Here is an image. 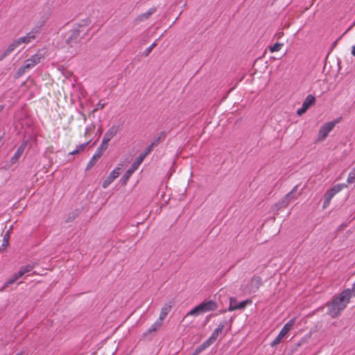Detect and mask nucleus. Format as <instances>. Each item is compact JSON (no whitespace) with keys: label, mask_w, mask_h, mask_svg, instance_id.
<instances>
[{"label":"nucleus","mask_w":355,"mask_h":355,"mask_svg":"<svg viewBox=\"0 0 355 355\" xmlns=\"http://www.w3.org/2000/svg\"><path fill=\"white\" fill-rule=\"evenodd\" d=\"M351 298L350 289H345L335 297L328 309L331 318L338 317L345 309Z\"/></svg>","instance_id":"obj_1"},{"label":"nucleus","mask_w":355,"mask_h":355,"mask_svg":"<svg viewBox=\"0 0 355 355\" xmlns=\"http://www.w3.org/2000/svg\"><path fill=\"white\" fill-rule=\"evenodd\" d=\"M152 145L149 146L144 152L141 153L137 159L132 163V166L123 175L121 182L125 185L132 173L137 169L139 166L142 163L145 157L151 152Z\"/></svg>","instance_id":"obj_2"},{"label":"nucleus","mask_w":355,"mask_h":355,"mask_svg":"<svg viewBox=\"0 0 355 355\" xmlns=\"http://www.w3.org/2000/svg\"><path fill=\"white\" fill-rule=\"evenodd\" d=\"M89 28L87 26L79 25L77 28L71 31L69 36L66 42L69 46H75L78 42H80L81 38L88 31Z\"/></svg>","instance_id":"obj_3"},{"label":"nucleus","mask_w":355,"mask_h":355,"mask_svg":"<svg viewBox=\"0 0 355 355\" xmlns=\"http://www.w3.org/2000/svg\"><path fill=\"white\" fill-rule=\"evenodd\" d=\"M218 306L215 301L209 300L203 302L199 305L191 309L188 313V315H198L204 313L214 311L217 309Z\"/></svg>","instance_id":"obj_4"},{"label":"nucleus","mask_w":355,"mask_h":355,"mask_svg":"<svg viewBox=\"0 0 355 355\" xmlns=\"http://www.w3.org/2000/svg\"><path fill=\"white\" fill-rule=\"evenodd\" d=\"M42 58V55L41 53H37L32 55L30 58L27 59L23 66H21L17 71V74L19 76L23 75L27 70L33 68L37 64H38L41 59Z\"/></svg>","instance_id":"obj_5"},{"label":"nucleus","mask_w":355,"mask_h":355,"mask_svg":"<svg viewBox=\"0 0 355 355\" xmlns=\"http://www.w3.org/2000/svg\"><path fill=\"white\" fill-rule=\"evenodd\" d=\"M262 279L260 277H253L248 282L243 285L241 287L242 291L246 293H252L258 291L261 285Z\"/></svg>","instance_id":"obj_6"},{"label":"nucleus","mask_w":355,"mask_h":355,"mask_svg":"<svg viewBox=\"0 0 355 355\" xmlns=\"http://www.w3.org/2000/svg\"><path fill=\"white\" fill-rule=\"evenodd\" d=\"M295 319H291L284 324L277 336L270 343L271 347H273L281 343V341L285 338L287 334L292 329L295 324Z\"/></svg>","instance_id":"obj_7"},{"label":"nucleus","mask_w":355,"mask_h":355,"mask_svg":"<svg viewBox=\"0 0 355 355\" xmlns=\"http://www.w3.org/2000/svg\"><path fill=\"white\" fill-rule=\"evenodd\" d=\"M40 33L38 27H34L25 35L17 38L21 46L28 44L34 41Z\"/></svg>","instance_id":"obj_8"},{"label":"nucleus","mask_w":355,"mask_h":355,"mask_svg":"<svg viewBox=\"0 0 355 355\" xmlns=\"http://www.w3.org/2000/svg\"><path fill=\"white\" fill-rule=\"evenodd\" d=\"M338 123V120L334 121H329L325 123L323 125H322L319 130L318 132V140L323 141L328 136L329 133L333 130L335 127L336 124Z\"/></svg>","instance_id":"obj_9"},{"label":"nucleus","mask_w":355,"mask_h":355,"mask_svg":"<svg viewBox=\"0 0 355 355\" xmlns=\"http://www.w3.org/2000/svg\"><path fill=\"white\" fill-rule=\"evenodd\" d=\"M122 167L123 164L120 163L113 171L110 172V175L103 182L102 187L104 189L108 187L114 181V180L119 176L122 170Z\"/></svg>","instance_id":"obj_10"},{"label":"nucleus","mask_w":355,"mask_h":355,"mask_svg":"<svg viewBox=\"0 0 355 355\" xmlns=\"http://www.w3.org/2000/svg\"><path fill=\"white\" fill-rule=\"evenodd\" d=\"M252 304L251 300H246L242 302H238L235 297L230 298V305L228 311H233L238 309H243L248 304Z\"/></svg>","instance_id":"obj_11"},{"label":"nucleus","mask_w":355,"mask_h":355,"mask_svg":"<svg viewBox=\"0 0 355 355\" xmlns=\"http://www.w3.org/2000/svg\"><path fill=\"white\" fill-rule=\"evenodd\" d=\"M297 190V186H295L291 191L287 193L284 198L279 202L282 207H286L293 200L297 199L296 192Z\"/></svg>","instance_id":"obj_12"},{"label":"nucleus","mask_w":355,"mask_h":355,"mask_svg":"<svg viewBox=\"0 0 355 355\" xmlns=\"http://www.w3.org/2000/svg\"><path fill=\"white\" fill-rule=\"evenodd\" d=\"M345 187H347V185L344 183H341V184H336L334 185V187H332L331 189H329V190H327L326 191V193H324V196L325 197H327V198L329 199H332L333 197L337 194L338 193H339L340 191H341L343 189H345Z\"/></svg>","instance_id":"obj_13"},{"label":"nucleus","mask_w":355,"mask_h":355,"mask_svg":"<svg viewBox=\"0 0 355 355\" xmlns=\"http://www.w3.org/2000/svg\"><path fill=\"white\" fill-rule=\"evenodd\" d=\"M119 131V126L114 125L109 128L105 133L102 140L104 143H107L117 134Z\"/></svg>","instance_id":"obj_14"},{"label":"nucleus","mask_w":355,"mask_h":355,"mask_svg":"<svg viewBox=\"0 0 355 355\" xmlns=\"http://www.w3.org/2000/svg\"><path fill=\"white\" fill-rule=\"evenodd\" d=\"M26 142H24L17 150V151L15 152V153L14 154V155L12 157V158L10 159V164H15L18 159H19V157L21 156V155L23 154L25 148H26Z\"/></svg>","instance_id":"obj_15"},{"label":"nucleus","mask_w":355,"mask_h":355,"mask_svg":"<svg viewBox=\"0 0 355 355\" xmlns=\"http://www.w3.org/2000/svg\"><path fill=\"white\" fill-rule=\"evenodd\" d=\"M156 8L153 7L148 9L146 12L141 13L137 16V20L138 21H143L148 19L153 14L156 12Z\"/></svg>","instance_id":"obj_16"},{"label":"nucleus","mask_w":355,"mask_h":355,"mask_svg":"<svg viewBox=\"0 0 355 355\" xmlns=\"http://www.w3.org/2000/svg\"><path fill=\"white\" fill-rule=\"evenodd\" d=\"M107 147L108 144L104 143V141L102 140L101 144L99 146L96 153L93 155V159H99L102 156L103 152L107 150Z\"/></svg>","instance_id":"obj_17"},{"label":"nucleus","mask_w":355,"mask_h":355,"mask_svg":"<svg viewBox=\"0 0 355 355\" xmlns=\"http://www.w3.org/2000/svg\"><path fill=\"white\" fill-rule=\"evenodd\" d=\"M21 278L20 277H18V273L14 274L10 279H8L3 285V286L0 288V292L4 291L6 288L14 284L17 279Z\"/></svg>","instance_id":"obj_18"},{"label":"nucleus","mask_w":355,"mask_h":355,"mask_svg":"<svg viewBox=\"0 0 355 355\" xmlns=\"http://www.w3.org/2000/svg\"><path fill=\"white\" fill-rule=\"evenodd\" d=\"M34 264H28L26 266L21 267L19 271L17 272L18 277H21L25 274L31 272L34 268Z\"/></svg>","instance_id":"obj_19"},{"label":"nucleus","mask_w":355,"mask_h":355,"mask_svg":"<svg viewBox=\"0 0 355 355\" xmlns=\"http://www.w3.org/2000/svg\"><path fill=\"white\" fill-rule=\"evenodd\" d=\"M171 306L169 305H164L162 309L159 314V320L163 322L164 318L166 317V315L168 314V313L171 311Z\"/></svg>","instance_id":"obj_20"},{"label":"nucleus","mask_w":355,"mask_h":355,"mask_svg":"<svg viewBox=\"0 0 355 355\" xmlns=\"http://www.w3.org/2000/svg\"><path fill=\"white\" fill-rule=\"evenodd\" d=\"M315 101V97L311 95V94H309L308 95L306 98L304 99V101H303V103H302V105L306 108V109H309V107L313 105Z\"/></svg>","instance_id":"obj_21"},{"label":"nucleus","mask_w":355,"mask_h":355,"mask_svg":"<svg viewBox=\"0 0 355 355\" xmlns=\"http://www.w3.org/2000/svg\"><path fill=\"white\" fill-rule=\"evenodd\" d=\"M51 12L50 9H44L40 15H41L42 23H45L50 17Z\"/></svg>","instance_id":"obj_22"},{"label":"nucleus","mask_w":355,"mask_h":355,"mask_svg":"<svg viewBox=\"0 0 355 355\" xmlns=\"http://www.w3.org/2000/svg\"><path fill=\"white\" fill-rule=\"evenodd\" d=\"M91 140H89L88 141L76 147V148L71 151L69 154L70 155H76L79 153L80 151L83 150L88 145V144L90 142Z\"/></svg>","instance_id":"obj_23"},{"label":"nucleus","mask_w":355,"mask_h":355,"mask_svg":"<svg viewBox=\"0 0 355 355\" xmlns=\"http://www.w3.org/2000/svg\"><path fill=\"white\" fill-rule=\"evenodd\" d=\"M163 322L160 320L157 319L149 328V331H157L162 325Z\"/></svg>","instance_id":"obj_24"},{"label":"nucleus","mask_w":355,"mask_h":355,"mask_svg":"<svg viewBox=\"0 0 355 355\" xmlns=\"http://www.w3.org/2000/svg\"><path fill=\"white\" fill-rule=\"evenodd\" d=\"M283 46H284L283 43L277 42V43L274 44L272 46H270L269 51L271 53L279 51Z\"/></svg>","instance_id":"obj_25"},{"label":"nucleus","mask_w":355,"mask_h":355,"mask_svg":"<svg viewBox=\"0 0 355 355\" xmlns=\"http://www.w3.org/2000/svg\"><path fill=\"white\" fill-rule=\"evenodd\" d=\"M347 182L348 184L355 183V167L348 174Z\"/></svg>","instance_id":"obj_26"},{"label":"nucleus","mask_w":355,"mask_h":355,"mask_svg":"<svg viewBox=\"0 0 355 355\" xmlns=\"http://www.w3.org/2000/svg\"><path fill=\"white\" fill-rule=\"evenodd\" d=\"M12 51H14V49L10 46L9 44L8 46L3 51L2 55L0 58V60H3L8 55H9Z\"/></svg>","instance_id":"obj_27"},{"label":"nucleus","mask_w":355,"mask_h":355,"mask_svg":"<svg viewBox=\"0 0 355 355\" xmlns=\"http://www.w3.org/2000/svg\"><path fill=\"white\" fill-rule=\"evenodd\" d=\"M223 328V326H219L218 328H216L214 332L212 333L211 336H210L211 338H213L214 340H216L219 335V334L222 331V329Z\"/></svg>","instance_id":"obj_28"},{"label":"nucleus","mask_w":355,"mask_h":355,"mask_svg":"<svg viewBox=\"0 0 355 355\" xmlns=\"http://www.w3.org/2000/svg\"><path fill=\"white\" fill-rule=\"evenodd\" d=\"M10 45L12 49H14V51L21 46L17 39L15 40L12 43L10 44Z\"/></svg>","instance_id":"obj_29"},{"label":"nucleus","mask_w":355,"mask_h":355,"mask_svg":"<svg viewBox=\"0 0 355 355\" xmlns=\"http://www.w3.org/2000/svg\"><path fill=\"white\" fill-rule=\"evenodd\" d=\"M105 104V103H98L95 108L92 110V112L94 113L96 112H97L98 110H102L104 108Z\"/></svg>","instance_id":"obj_30"},{"label":"nucleus","mask_w":355,"mask_h":355,"mask_svg":"<svg viewBox=\"0 0 355 355\" xmlns=\"http://www.w3.org/2000/svg\"><path fill=\"white\" fill-rule=\"evenodd\" d=\"M157 44L155 41L147 48L146 53V55H148L151 52V51L157 46Z\"/></svg>","instance_id":"obj_31"},{"label":"nucleus","mask_w":355,"mask_h":355,"mask_svg":"<svg viewBox=\"0 0 355 355\" xmlns=\"http://www.w3.org/2000/svg\"><path fill=\"white\" fill-rule=\"evenodd\" d=\"M207 347H208L207 346V344L204 342L198 348H197L196 349V354H198L200 352H202V350L205 349Z\"/></svg>","instance_id":"obj_32"},{"label":"nucleus","mask_w":355,"mask_h":355,"mask_svg":"<svg viewBox=\"0 0 355 355\" xmlns=\"http://www.w3.org/2000/svg\"><path fill=\"white\" fill-rule=\"evenodd\" d=\"M324 202H323V205H322V207L323 209H326L327 207H329V204H330V202H331V199H329L327 198V197L324 196Z\"/></svg>","instance_id":"obj_33"},{"label":"nucleus","mask_w":355,"mask_h":355,"mask_svg":"<svg viewBox=\"0 0 355 355\" xmlns=\"http://www.w3.org/2000/svg\"><path fill=\"white\" fill-rule=\"evenodd\" d=\"M306 110H307V109H306L303 105H302V107H300V109L297 110V114L299 116H301L303 114H304L306 112Z\"/></svg>","instance_id":"obj_34"},{"label":"nucleus","mask_w":355,"mask_h":355,"mask_svg":"<svg viewBox=\"0 0 355 355\" xmlns=\"http://www.w3.org/2000/svg\"><path fill=\"white\" fill-rule=\"evenodd\" d=\"M95 128V126L94 125H91L89 126H87L86 128H85V135L87 136L90 131H92L93 130H94Z\"/></svg>","instance_id":"obj_35"},{"label":"nucleus","mask_w":355,"mask_h":355,"mask_svg":"<svg viewBox=\"0 0 355 355\" xmlns=\"http://www.w3.org/2000/svg\"><path fill=\"white\" fill-rule=\"evenodd\" d=\"M8 238H9V231L4 235L3 245H8Z\"/></svg>","instance_id":"obj_36"},{"label":"nucleus","mask_w":355,"mask_h":355,"mask_svg":"<svg viewBox=\"0 0 355 355\" xmlns=\"http://www.w3.org/2000/svg\"><path fill=\"white\" fill-rule=\"evenodd\" d=\"M215 340L211 338V337H209L206 341H205V343L207 344V346L209 347V345H211Z\"/></svg>","instance_id":"obj_37"},{"label":"nucleus","mask_w":355,"mask_h":355,"mask_svg":"<svg viewBox=\"0 0 355 355\" xmlns=\"http://www.w3.org/2000/svg\"><path fill=\"white\" fill-rule=\"evenodd\" d=\"M96 159H93V157H92V159H90V161L88 163V168L89 167H92L93 166V164L95 163L96 162Z\"/></svg>","instance_id":"obj_38"},{"label":"nucleus","mask_w":355,"mask_h":355,"mask_svg":"<svg viewBox=\"0 0 355 355\" xmlns=\"http://www.w3.org/2000/svg\"><path fill=\"white\" fill-rule=\"evenodd\" d=\"M351 291V296L353 295L355 297V282L354 283L353 286H352V290H350Z\"/></svg>","instance_id":"obj_39"},{"label":"nucleus","mask_w":355,"mask_h":355,"mask_svg":"<svg viewBox=\"0 0 355 355\" xmlns=\"http://www.w3.org/2000/svg\"><path fill=\"white\" fill-rule=\"evenodd\" d=\"M354 26H355V20H354V23H352V25L347 28V30L345 31V33H347V31L351 30Z\"/></svg>","instance_id":"obj_40"},{"label":"nucleus","mask_w":355,"mask_h":355,"mask_svg":"<svg viewBox=\"0 0 355 355\" xmlns=\"http://www.w3.org/2000/svg\"><path fill=\"white\" fill-rule=\"evenodd\" d=\"M352 54L355 56V44L352 47Z\"/></svg>","instance_id":"obj_41"},{"label":"nucleus","mask_w":355,"mask_h":355,"mask_svg":"<svg viewBox=\"0 0 355 355\" xmlns=\"http://www.w3.org/2000/svg\"><path fill=\"white\" fill-rule=\"evenodd\" d=\"M282 35H283V32H279V33H277V35L278 38H280L282 36Z\"/></svg>","instance_id":"obj_42"},{"label":"nucleus","mask_w":355,"mask_h":355,"mask_svg":"<svg viewBox=\"0 0 355 355\" xmlns=\"http://www.w3.org/2000/svg\"><path fill=\"white\" fill-rule=\"evenodd\" d=\"M15 355H22V354L21 353H17Z\"/></svg>","instance_id":"obj_43"},{"label":"nucleus","mask_w":355,"mask_h":355,"mask_svg":"<svg viewBox=\"0 0 355 355\" xmlns=\"http://www.w3.org/2000/svg\"><path fill=\"white\" fill-rule=\"evenodd\" d=\"M98 132L102 133V130H98Z\"/></svg>","instance_id":"obj_44"},{"label":"nucleus","mask_w":355,"mask_h":355,"mask_svg":"<svg viewBox=\"0 0 355 355\" xmlns=\"http://www.w3.org/2000/svg\"><path fill=\"white\" fill-rule=\"evenodd\" d=\"M98 132L102 133V130H98Z\"/></svg>","instance_id":"obj_45"},{"label":"nucleus","mask_w":355,"mask_h":355,"mask_svg":"<svg viewBox=\"0 0 355 355\" xmlns=\"http://www.w3.org/2000/svg\"><path fill=\"white\" fill-rule=\"evenodd\" d=\"M2 110V107H0V111Z\"/></svg>","instance_id":"obj_46"}]
</instances>
